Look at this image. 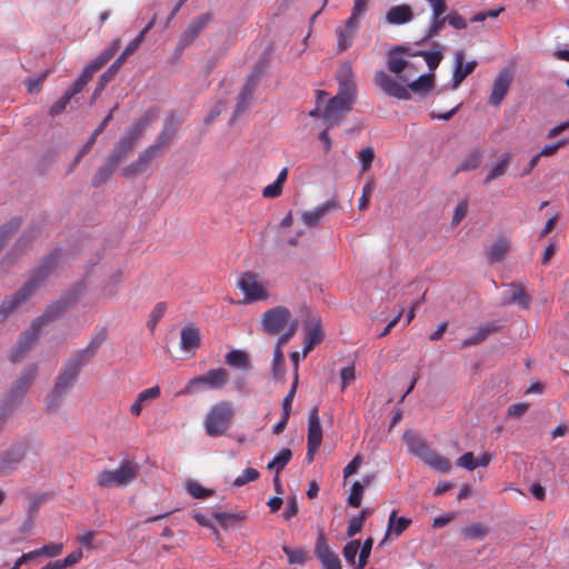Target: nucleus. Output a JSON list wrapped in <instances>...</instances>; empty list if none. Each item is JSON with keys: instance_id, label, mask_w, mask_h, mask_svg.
<instances>
[{"instance_id": "f257e3e1", "label": "nucleus", "mask_w": 569, "mask_h": 569, "mask_svg": "<svg viewBox=\"0 0 569 569\" xmlns=\"http://www.w3.org/2000/svg\"><path fill=\"white\" fill-rule=\"evenodd\" d=\"M102 343V338H93L87 348L74 352L63 365L59 372L53 390L47 402L49 412L57 411L61 405L63 396L74 386L80 369L93 358L98 348Z\"/></svg>"}, {"instance_id": "f03ea898", "label": "nucleus", "mask_w": 569, "mask_h": 569, "mask_svg": "<svg viewBox=\"0 0 569 569\" xmlns=\"http://www.w3.org/2000/svg\"><path fill=\"white\" fill-rule=\"evenodd\" d=\"M84 286L78 284L69 291L62 299L51 303L46 309L44 313L32 321L30 329L23 332L12 350L11 361L19 362L23 359L26 353L31 349L43 325L49 323L60 317L63 311L77 301L78 297L83 292Z\"/></svg>"}, {"instance_id": "7ed1b4c3", "label": "nucleus", "mask_w": 569, "mask_h": 569, "mask_svg": "<svg viewBox=\"0 0 569 569\" xmlns=\"http://www.w3.org/2000/svg\"><path fill=\"white\" fill-rule=\"evenodd\" d=\"M59 254L60 253L57 251L46 257L41 264L33 271L31 279L14 295L2 301L0 306V322L4 321L18 306L28 300L40 287L48 274L57 267Z\"/></svg>"}, {"instance_id": "20e7f679", "label": "nucleus", "mask_w": 569, "mask_h": 569, "mask_svg": "<svg viewBox=\"0 0 569 569\" xmlns=\"http://www.w3.org/2000/svg\"><path fill=\"white\" fill-rule=\"evenodd\" d=\"M140 473V466L138 462L129 459L121 461L116 469H104L97 473V487L104 488H124L133 483Z\"/></svg>"}, {"instance_id": "39448f33", "label": "nucleus", "mask_w": 569, "mask_h": 569, "mask_svg": "<svg viewBox=\"0 0 569 569\" xmlns=\"http://www.w3.org/2000/svg\"><path fill=\"white\" fill-rule=\"evenodd\" d=\"M234 416V406L228 400L211 406L203 419L206 433L213 438L222 436L231 427Z\"/></svg>"}, {"instance_id": "423d86ee", "label": "nucleus", "mask_w": 569, "mask_h": 569, "mask_svg": "<svg viewBox=\"0 0 569 569\" xmlns=\"http://www.w3.org/2000/svg\"><path fill=\"white\" fill-rule=\"evenodd\" d=\"M148 121V118H141L126 130L124 136L114 144L107 158L112 164L118 167L133 151Z\"/></svg>"}, {"instance_id": "0eeeda50", "label": "nucleus", "mask_w": 569, "mask_h": 569, "mask_svg": "<svg viewBox=\"0 0 569 569\" xmlns=\"http://www.w3.org/2000/svg\"><path fill=\"white\" fill-rule=\"evenodd\" d=\"M229 380V373L223 368L211 369L204 375L190 379L177 396L194 395L203 389H221Z\"/></svg>"}, {"instance_id": "6e6552de", "label": "nucleus", "mask_w": 569, "mask_h": 569, "mask_svg": "<svg viewBox=\"0 0 569 569\" xmlns=\"http://www.w3.org/2000/svg\"><path fill=\"white\" fill-rule=\"evenodd\" d=\"M38 373L36 365L29 366L26 371L16 380L12 388L8 391L4 399L1 402V416H6V411H11L12 408L21 401L32 382L34 381Z\"/></svg>"}, {"instance_id": "1a4fd4ad", "label": "nucleus", "mask_w": 569, "mask_h": 569, "mask_svg": "<svg viewBox=\"0 0 569 569\" xmlns=\"http://www.w3.org/2000/svg\"><path fill=\"white\" fill-rule=\"evenodd\" d=\"M238 288L244 295L247 303L263 301L269 298V292L260 276L252 271L241 273L237 281Z\"/></svg>"}, {"instance_id": "9d476101", "label": "nucleus", "mask_w": 569, "mask_h": 569, "mask_svg": "<svg viewBox=\"0 0 569 569\" xmlns=\"http://www.w3.org/2000/svg\"><path fill=\"white\" fill-rule=\"evenodd\" d=\"M293 320L288 308L278 306L263 312L261 327L264 332L274 336L288 328Z\"/></svg>"}, {"instance_id": "9b49d317", "label": "nucleus", "mask_w": 569, "mask_h": 569, "mask_svg": "<svg viewBox=\"0 0 569 569\" xmlns=\"http://www.w3.org/2000/svg\"><path fill=\"white\" fill-rule=\"evenodd\" d=\"M211 21L212 14L210 12L193 18L181 33L176 51L181 53L191 46Z\"/></svg>"}, {"instance_id": "f8f14e48", "label": "nucleus", "mask_w": 569, "mask_h": 569, "mask_svg": "<svg viewBox=\"0 0 569 569\" xmlns=\"http://www.w3.org/2000/svg\"><path fill=\"white\" fill-rule=\"evenodd\" d=\"M158 154V146H149L138 154L134 161L121 169V174L127 179H132L147 172L152 159Z\"/></svg>"}, {"instance_id": "ddd939ff", "label": "nucleus", "mask_w": 569, "mask_h": 569, "mask_svg": "<svg viewBox=\"0 0 569 569\" xmlns=\"http://www.w3.org/2000/svg\"><path fill=\"white\" fill-rule=\"evenodd\" d=\"M337 80L339 83V91L336 97L353 104L356 98V82L353 79L352 67L350 63H342L337 70Z\"/></svg>"}, {"instance_id": "4468645a", "label": "nucleus", "mask_w": 569, "mask_h": 569, "mask_svg": "<svg viewBox=\"0 0 569 569\" xmlns=\"http://www.w3.org/2000/svg\"><path fill=\"white\" fill-rule=\"evenodd\" d=\"M373 81L389 97L401 100L410 99L409 90L382 70L375 73Z\"/></svg>"}, {"instance_id": "2eb2a0df", "label": "nucleus", "mask_w": 569, "mask_h": 569, "mask_svg": "<svg viewBox=\"0 0 569 569\" xmlns=\"http://www.w3.org/2000/svg\"><path fill=\"white\" fill-rule=\"evenodd\" d=\"M351 108L352 104L348 101L342 100L340 97H333L328 101L322 112V118L328 127L339 126Z\"/></svg>"}, {"instance_id": "dca6fc26", "label": "nucleus", "mask_w": 569, "mask_h": 569, "mask_svg": "<svg viewBox=\"0 0 569 569\" xmlns=\"http://www.w3.org/2000/svg\"><path fill=\"white\" fill-rule=\"evenodd\" d=\"M262 73L263 68L261 66H258L249 77L248 81L246 82L239 94L238 103L233 112V118L240 117L247 110L252 99L253 92L257 88V83L260 80Z\"/></svg>"}, {"instance_id": "f3484780", "label": "nucleus", "mask_w": 569, "mask_h": 569, "mask_svg": "<svg viewBox=\"0 0 569 569\" xmlns=\"http://www.w3.org/2000/svg\"><path fill=\"white\" fill-rule=\"evenodd\" d=\"M360 28V21H355L353 18H348L343 24L336 28L337 41V53L347 51L353 43L357 32Z\"/></svg>"}, {"instance_id": "a211bd4d", "label": "nucleus", "mask_w": 569, "mask_h": 569, "mask_svg": "<svg viewBox=\"0 0 569 569\" xmlns=\"http://www.w3.org/2000/svg\"><path fill=\"white\" fill-rule=\"evenodd\" d=\"M400 53H407L408 56H412L409 52V48L406 46H396L389 49L387 53V68L390 72L398 76L399 80L408 81L407 78L401 76V72L408 67L409 62L400 56Z\"/></svg>"}, {"instance_id": "6ab92c4d", "label": "nucleus", "mask_w": 569, "mask_h": 569, "mask_svg": "<svg viewBox=\"0 0 569 569\" xmlns=\"http://www.w3.org/2000/svg\"><path fill=\"white\" fill-rule=\"evenodd\" d=\"M315 553L321 562L323 569H341L340 559L338 558L337 553L330 549L322 533H320L317 538Z\"/></svg>"}, {"instance_id": "aec40b11", "label": "nucleus", "mask_w": 569, "mask_h": 569, "mask_svg": "<svg viewBox=\"0 0 569 569\" xmlns=\"http://www.w3.org/2000/svg\"><path fill=\"white\" fill-rule=\"evenodd\" d=\"M200 343V329L194 323H188L181 329L180 348L182 351L194 355Z\"/></svg>"}, {"instance_id": "412c9836", "label": "nucleus", "mask_w": 569, "mask_h": 569, "mask_svg": "<svg viewBox=\"0 0 569 569\" xmlns=\"http://www.w3.org/2000/svg\"><path fill=\"white\" fill-rule=\"evenodd\" d=\"M508 290L503 293L502 297V305L509 306V305H518L521 308H528L530 303V297L525 291V288L520 283H509L507 284Z\"/></svg>"}, {"instance_id": "4be33fe9", "label": "nucleus", "mask_w": 569, "mask_h": 569, "mask_svg": "<svg viewBox=\"0 0 569 569\" xmlns=\"http://www.w3.org/2000/svg\"><path fill=\"white\" fill-rule=\"evenodd\" d=\"M511 83V77L507 71H502L495 79L491 96L489 99L490 104L498 107L508 93Z\"/></svg>"}, {"instance_id": "5701e85b", "label": "nucleus", "mask_w": 569, "mask_h": 569, "mask_svg": "<svg viewBox=\"0 0 569 569\" xmlns=\"http://www.w3.org/2000/svg\"><path fill=\"white\" fill-rule=\"evenodd\" d=\"M337 207V201L335 199L328 200L320 206L316 207L312 210L305 211L301 214L302 222L307 227H316L319 224L320 220L332 209Z\"/></svg>"}, {"instance_id": "b1692460", "label": "nucleus", "mask_w": 569, "mask_h": 569, "mask_svg": "<svg viewBox=\"0 0 569 569\" xmlns=\"http://www.w3.org/2000/svg\"><path fill=\"white\" fill-rule=\"evenodd\" d=\"M465 53L463 51H458L456 53V66L453 70L452 78V87L457 88L477 67V61L472 60L467 63H463Z\"/></svg>"}, {"instance_id": "393cba45", "label": "nucleus", "mask_w": 569, "mask_h": 569, "mask_svg": "<svg viewBox=\"0 0 569 569\" xmlns=\"http://www.w3.org/2000/svg\"><path fill=\"white\" fill-rule=\"evenodd\" d=\"M307 441L312 446H320L322 441V428L317 406L313 407L309 413Z\"/></svg>"}, {"instance_id": "a878e982", "label": "nucleus", "mask_w": 569, "mask_h": 569, "mask_svg": "<svg viewBox=\"0 0 569 569\" xmlns=\"http://www.w3.org/2000/svg\"><path fill=\"white\" fill-rule=\"evenodd\" d=\"M178 129V121L174 118V116H170L164 124L161 131L159 132L157 137V142L152 146H158V153H160V149L163 147H169L171 142L174 139V136L177 133Z\"/></svg>"}, {"instance_id": "bb28decb", "label": "nucleus", "mask_w": 569, "mask_h": 569, "mask_svg": "<svg viewBox=\"0 0 569 569\" xmlns=\"http://www.w3.org/2000/svg\"><path fill=\"white\" fill-rule=\"evenodd\" d=\"M26 449L23 446H16L7 453L0 457V473H8L24 458Z\"/></svg>"}, {"instance_id": "cd10ccee", "label": "nucleus", "mask_w": 569, "mask_h": 569, "mask_svg": "<svg viewBox=\"0 0 569 569\" xmlns=\"http://www.w3.org/2000/svg\"><path fill=\"white\" fill-rule=\"evenodd\" d=\"M410 523L411 519L406 517L398 518L397 510H392L391 513L389 515L387 532L380 545L385 543L390 535H393L396 537L402 535L403 531H406L407 528L410 526Z\"/></svg>"}, {"instance_id": "c85d7f7f", "label": "nucleus", "mask_w": 569, "mask_h": 569, "mask_svg": "<svg viewBox=\"0 0 569 569\" xmlns=\"http://www.w3.org/2000/svg\"><path fill=\"white\" fill-rule=\"evenodd\" d=\"M413 12L410 6L399 4L391 7L386 14V21L389 24H405L411 21Z\"/></svg>"}, {"instance_id": "c756f323", "label": "nucleus", "mask_w": 569, "mask_h": 569, "mask_svg": "<svg viewBox=\"0 0 569 569\" xmlns=\"http://www.w3.org/2000/svg\"><path fill=\"white\" fill-rule=\"evenodd\" d=\"M160 396V388L158 386L148 388L138 393L137 399L130 407V412L138 417L141 415L143 407Z\"/></svg>"}, {"instance_id": "7c9ffc66", "label": "nucleus", "mask_w": 569, "mask_h": 569, "mask_svg": "<svg viewBox=\"0 0 569 569\" xmlns=\"http://www.w3.org/2000/svg\"><path fill=\"white\" fill-rule=\"evenodd\" d=\"M500 326L496 323H487L486 326H481L478 328L477 332L471 337L465 339L461 342V348H468L471 346H476L485 341L490 335L497 332Z\"/></svg>"}, {"instance_id": "2f4dec72", "label": "nucleus", "mask_w": 569, "mask_h": 569, "mask_svg": "<svg viewBox=\"0 0 569 569\" xmlns=\"http://www.w3.org/2000/svg\"><path fill=\"white\" fill-rule=\"evenodd\" d=\"M121 67V59H116L113 63L108 68V70L100 76L91 102H93L101 94L106 86L113 79Z\"/></svg>"}, {"instance_id": "473e14b6", "label": "nucleus", "mask_w": 569, "mask_h": 569, "mask_svg": "<svg viewBox=\"0 0 569 569\" xmlns=\"http://www.w3.org/2000/svg\"><path fill=\"white\" fill-rule=\"evenodd\" d=\"M510 249V241L506 238L498 239L487 251V259L490 263L501 261Z\"/></svg>"}, {"instance_id": "72a5a7b5", "label": "nucleus", "mask_w": 569, "mask_h": 569, "mask_svg": "<svg viewBox=\"0 0 569 569\" xmlns=\"http://www.w3.org/2000/svg\"><path fill=\"white\" fill-rule=\"evenodd\" d=\"M511 159H512L511 153H509V152L503 153L499 158L498 162L491 168V170L489 171L487 177L485 178V183H488L492 180H496V179L502 177L507 172V169L510 164Z\"/></svg>"}, {"instance_id": "f704fd0d", "label": "nucleus", "mask_w": 569, "mask_h": 569, "mask_svg": "<svg viewBox=\"0 0 569 569\" xmlns=\"http://www.w3.org/2000/svg\"><path fill=\"white\" fill-rule=\"evenodd\" d=\"M118 167L116 164H112L108 159L106 160V163L98 168L96 171L93 178H92V186L93 187H100L104 182L109 180V178L113 174Z\"/></svg>"}, {"instance_id": "c9c22d12", "label": "nucleus", "mask_w": 569, "mask_h": 569, "mask_svg": "<svg viewBox=\"0 0 569 569\" xmlns=\"http://www.w3.org/2000/svg\"><path fill=\"white\" fill-rule=\"evenodd\" d=\"M292 458V452L290 449L284 448L282 449L272 461H270L267 466L269 470H274L277 475H279L286 466L289 463V461Z\"/></svg>"}, {"instance_id": "e433bc0d", "label": "nucleus", "mask_w": 569, "mask_h": 569, "mask_svg": "<svg viewBox=\"0 0 569 569\" xmlns=\"http://www.w3.org/2000/svg\"><path fill=\"white\" fill-rule=\"evenodd\" d=\"M433 81V74H423L420 76L417 80L409 83L407 89L420 94H425L432 88Z\"/></svg>"}, {"instance_id": "4c0bfd02", "label": "nucleus", "mask_w": 569, "mask_h": 569, "mask_svg": "<svg viewBox=\"0 0 569 569\" xmlns=\"http://www.w3.org/2000/svg\"><path fill=\"white\" fill-rule=\"evenodd\" d=\"M226 363L239 369L249 368V359L246 352L241 350H231L226 355Z\"/></svg>"}, {"instance_id": "58836bf2", "label": "nucleus", "mask_w": 569, "mask_h": 569, "mask_svg": "<svg viewBox=\"0 0 569 569\" xmlns=\"http://www.w3.org/2000/svg\"><path fill=\"white\" fill-rule=\"evenodd\" d=\"M425 462L432 469L442 473H447L451 469V463L449 459L440 456L436 451H433Z\"/></svg>"}, {"instance_id": "ea45409f", "label": "nucleus", "mask_w": 569, "mask_h": 569, "mask_svg": "<svg viewBox=\"0 0 569 569\" xmlns=\"http://www.w3.org/2000/svg\"><path fill=\"white\" fill-rule=\"evenodd\" d=\"M482 160V153L480 150H472L460 163L457 171H469L477 169Z\"/></svg>"}, {"instance_id": "a19ab883", "label": "nucleus", "mask_w": 569, "mask_h": 569, "mask_svg": "<svg viewBox=\"0 0 569 569\" xmlns=\"http://www.w3.org/2000/svg\"><path fill=\"white\" fill-rule=\"evenodd\" d=\"M186 490L194 499H207L213 496V490L207 489L193 480H190L186 483Z\"/></svg>"}, {"instance_id": "79ce46f5", "label": "nucleus", "mask_w": 569, "mask_h": 569, "mask_svg": "<svg viewBox=\"0 0 569 569\" xmlns=\"http://www.w3.org/2000/svg\"><path fill=\"white\" fill-rule=\"evenodd\" d=\"M21 220L19 218H12L6 224L0 227V250L9 238L19 229Z\"/></svg>"}, {"instance_id": "37998d69", "label": "nucleus", "mask_w": 569, "mask_h": 569, "mask_svg": "<svg viewBox=\"0 0 569 569\" xmlns=\"http://www.w3.org/2000/svg\"><path fill=\"white\" fill-rule=\"evenodd\" d=\"M282 550L286 553L289 563H291V565L302 566L307 560L308 556L303 549L290 548V547L284 546L282 548Z\"/></svg>"}, {"instance_id": "c03bdc74", "label": "nucleus", "mask_w": 569, "mask_h": 569, "mask_svg": "<svg viewBox=\"0 0 569 569\" xmlns=\"http://www.w3.org/2000/svg\"><path fill=\"white\" fill-rule=\"evenodd\" d=\"M214 519L218 521V523L221 527L228 528V527L233 526L237 522L243 520L244 515H236L232 512H217V513H214Z\"/></svg>"}, {"instance_id": "a18cd8bd", "label": "nucleus", "mask_w": 569, "mask_h": 569, "mask_svg": "<svg viewBox=\"0 0 569 569\" xmlns=\"http://www.w3.org/2000/svg\"><path fill=\"white\" fill-rule=\"evenodd\" d=\"M466 539H481L487 536L488 530L481 523H472L461 530Z\"/></svg>"}, {"instance_id": "49530a36", "label": "nucleus", "mask_w": 569, "mask_h": 569, "mask_svg": "<svg viewBox=\"0 0 569 569\" xmlns=\"http://www.w3.org/2000/svg\"><path fill=\"white\" fill-rule=\"evenodd\" d=\"M412 56L423 57L428 68L435 70L442 60V53L440 51H417Z\"/></svg>"}, {"instance_id": "de8ad7c7", "label": "nucleus", "mask_w": 569, "mask_h": 569, "mask_svg": "<svg viewBox=\"0 0 569 569\" xmlns=\"http://www.w3.org/2000/svg\"><path fill=\"white\" fill-rule=\"evenodd\" d=\"M167 311V303L166 302H158L153 309L151 310L149 320H148V327L153 331L159 320L164 316Z\"/></svg>"}, {"instance_id": "09e8293b", "label": "nucleus", "mask_w": 569, "mask_h": 569, "mask_svg": "<svg viewBox=\"0 0 569 569\" xmlns=\"http://www.w3.org/2000/svg\"><path fill=\"white\" fill-rule=\"evenodd\" d=\"M363 485L360 481H355L351 486V492L348 497V505L352 507H360L362 495H363Z\"/></svg>"}, {"instance_id": "8fccbe9b", "label": "nucleus", "mask_w": 569, "mask_h": 569, "mask_svg": "<svg viewBox=\"0 0 569 569\" xmlns=\"http://www.w3.org/2000/svg\"><path fill=\"white\" fill-rule=\"evenodd\" d=\"M272 372L276 379L281 378L284 373V355L279 348H274L273 351Z\"/></svg>"}, {"instance_id": "3c124183", "label": "nucleus", "mask_w": 569, "mask_h": 569, "mask_svg": "<svg viewBox=\"0 0 569 569\" xmlns=\"http://www.w3.org/2000/svg\"><path fill=\"white\" fill-rule=\"evenodd\" d=\"M299 327L298 320H293L291 325L284 329V332L280 335V337L277 340L276 347L279 348V350H282V347L286 346L290 339L295 336Z\"/></svg>"}, {"instance_id": "603ef678", "label": "nucleus", "mask_w": 569, "mask_h": 569, "mask_svg": "<svg viewBox=\"0 0 569 569\" xmlns=\"http://www.w3.org/2000/svg\"><path fill=\"white\" fill-rule=\"evenodd\" d=\"M260 473L254 468H247L243 470V472L236 478L233 481V485L236 487H242L248 482L254 481L259 478Z\"/></svg>"}, {"instance_id": "864d4df0", "label": "nucleus", "mask_w": 569, "mask_h": 569, "mask_svg": "<svg viewBox=\"0 0 569 569\" xmlns=\"http://www.w3.org/2000/svg\"><path fill=\"white\" fill-rule=\"evenodd\" d=\"M360 545V540H351L343 547V557L350 565H355Z\"/></svg>"}, {"instance_id": "5fc2aeb1", "label": "nucleus", "mask_w": 569, "mask_h": 569, "mask_svg": "<svg viewBox=\"0 0 569 569\" xmlns=\"http://www.w3.org/2000/svg\"><path fill=\"white\" fill-rule=\"evenodd\" d=\"M91 79L92 77L83 70L78 79L73 82L72 88L67 90V92L73 98L76 94L83 90V88Z\"/></svg>"}, {"instance_id": "6e6d98bb", "label": "nucleus", "mask_w": 569, "mask_h": 569, "mask_svg": "<svg viewBox=\"0 0 569 569\" xmlns=\"http://www.w3.org/2000/svg\"><path fill=\"white\" fill-rule=\"evenodd\" d=\"M372 545H373V538L369 537L365 540V542L361 547L360 553H359L357 568L363 569L366 567L369 556H370V552H371V549H372Z\"/></svg>"}, {"instance_id": "4d7b16f0", "label": "nucleus", "mask_w": 569, "mask_h": 569, "mask_svg": "<svg viewBox=\"0 0 569 569\" xmlns=\"http://www.w3.org/2000/svg\"><path fill=\"white\" fill-rule=\"evenodd\" d=\"M410 450L419 457L423 462L429 458V456L433 452L425 442L418 440L410 445Z\"/></svg>"}, {"instance_id": "13d9d810", "label": "nucleus", "mask_w": 569, "mask_h": 569, "mask_svg": "<svg viewBox=\"0 0 569 569\" xmlns=\"http://www.w3.org/2000/svg\"><path fill=\"white\" fill-rule=\"evenodd\" d=\"M297 385H298V375L296 373L295 378H293V382H292L291 389L287 393V396L283 398V401H282L283 415H286L287 417H290L291 405H292V401H293V398H295V395H296Z\"/></svg>"}, {"instance_id": "bf43d9fd", "label": "nucleus", "mask_w": 569, "mask_h": 569, "mask_svg": "<svg viewBox=\"0 0 569 569\" xmlns=\"http://www.w3.org/2000/svg\"><path fill=\"white\" fill-rule=\"evenodd\" d=\"M359 159L361 161V172H366L370 169L373 159H375V150L372 147H368L362 149L359 152Z\"/></svg>"}, {"instance_id": "052dcab7", "label": "nucleus", "mask_w": 569, "mask_h": 569, "mask_svg": "<svg viewBox=\"0 0 569 569\" xmlns=\"http://www.w3.org/2000/svg\"><path fill=\"white\" fill-rule=\"evenodd\" d=\"M97 138L98 137L93 136V133L91 134L89 140L84 143V146L80 149V151L76 156L73 163L68 169V173H71L73 171L74 167L80 162L82 157L86 156L91 150V148L93 147V144L97 141Z\"/></svg>"}, {"instance_id": "680f3d73", "label": "nucleus", "mask_w": 569, "mask_h": 569, "mask_svg": "<svg viewBox=\"0 0 569 569\" xmlns=\"http://www.w3.org/2000/svg\"><path fill=\"white\" fill-rule=\"evenodd\" d=\"M71 99H72V97L66 91L63 93V96L51 106V108L49 110L50 116L56 117V116L62 113L66 110V108Z\"/></svg>"}, {"instance_id": "e2e57ef3", "label": "nucleus", "mask_w": 569, "mask_h": 569, "mask_svg": "<svg viewBox=\"0 0 569 569\" xmlns=\"http://www.w3.org/2000/svg\"><path fill=\"white\" fill-rule=\"evenodd\" d=\"M48 76V71L43 72L37 78H29L24 81L29 93H38L41 90V86Z\"/></svg>"}, {"instance_id": "0e129e2a", "label": "nucleus", "mask_w": 569, "mask_h": 569, "mask_svg": "<svg viewBox=\"0 0 569 569\" xmlns=\"http://www.w3.org/2000/svg\"><path fill=\"white\" fill-rule=\"evenodd\" d=\"M446 22H447L446 17L432 18V23L429 27V30L425 37V40H429V39L436 37L442 30Z\"/></svg>"}, {"instance_id": "69168bd1", "label": "nucleus", "mask_w": 569, "mask_h": 569, "mask_svg": "<svg viewBox=\"0 0 569 569\" xmlns=\"http://www.w3.org/2000/svg\"><path fill=\"white\" fill-rule=\"evenodd\" d=\"M109 59L101 52L93 61H91L83 70L87 71L91 77L99 71Z\"/></svg>"}, {"instance_id": "338daca9", "label": "nucleus", "mask_w": 569, "mask_h": 569, "mask_svg": "<svg viewBox=\"0 0 569 569\" xmlns=\"http://www.w3.org/2000/svg\"><path fill=\"white\" fill-rule=\"evenodd\" d=\"M323 338L322 328L319 323L312 325L306 335V339L310 341V343H313L315 346L320 343Z\"/></svg>"}, {"instance_id": "774afa93", "label": "nucleus", "mask_w": 569, "mask_h": 569, "mask_svg": "<svg viewBox=\"0 0 569 569\" xmlns=\"http://www.w3.org/2000/svg\"><path fill=\"white\" fill-rule=\"evenodd\" d=\"M447 22L455 29L462 30L466 29L468 23L465 18L459 14L457 11L450 12L446 16Z\"/></svg>"}]
</instances>
